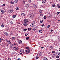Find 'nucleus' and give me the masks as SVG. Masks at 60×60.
Masks as SVG:
<instances>
[{
    "label": "nucleus",
    "mask_w": 60,
    "mask_h": 60,
    "mask_svg": "<svg viewBox=\"0 0 60 60\" xmlns=\"http://www.w3.org/2000/svg\"><path fill=\"white\" fill-rule=\"evenodd\" d=\"M30 18L31 19H32L33 18V17H34V14L32 13H31L30 15Z\"/></svg>",
    "instance_id": "1"
},
{
    "label": "nucleus",
    "mask_w": 60,
    "mask_h": 60,
    "mask_svg": "<svg viewBox=\"0 0 60 60\" xmlns=\"http://www.w3.org/2000/svg\"><path fill=\"white\" fill-rule=\"evenodd\" d=\"M32 7L33 9H34V8L36 9V8H37V6L35 4H34L33 5Z\"/></svg>",
    "instance_id": "2"
},
{
    "label": "nucleus",
    "mask_w": 60,
    "mask_h": 60,
    "mask_svg": "<svg viewBox=\"0 0 60 60\" xmlns=\"http://www.w3.org/2000/svg\"><path fill=\"white\" fill-rule=\"evenodd\" d=\"M35 23V22L34 21H33L32 22V24H31L30 26H34V24Z\"/></svg>",
    "instance_id": "3"
},
{
    "label": "nucleus",
    "mask_w": 60,
    "mask_h": 60,
    "mask_svg": "<svg viewBox=\"0 0 60 60\" xmlns=\"http://www.w3.org/2000/svg\"><path fill=\"white\" fill-rule=\"evenodd\" d=\"M13 11V10L11 9L9 10L8 11V12L9 13H12V12Z\"/></svg>",
    "instance_id": "4"
},
{
    "label": "nucleus",
    "mask_w": 60,
    "mask_h": 60,
    "mask_svg": "<svg viewBox=\"0 0 60 60\" xmlns=\"http://www.w3.org/2000/svg\"><path fill=\"white\" fill-rule=\"evenodd\" d=\"M28 20L27 19H25L24 21V23H27L28 22Z\"/></svg>",
    "instance_id": "5"
},
{
    "label": "nucleus",
    "mask_w": 60,
    "mask_h": 60,
    "mask_svg": "<svg viewBox=\"0 0 60 60\" xmlns=\"http://www.w3.org/2000/svg\"><path fill=\"white\" fill-rule=\"evenodd\" d=\"M23 25L24 26H26L28 25L27 23V22H24L23 24Z\"/></svg>",
    "instance_id": "6"
},
{
    "label": "nucleus",
    "mask_w": 60,
    "mask_h": 60,
    "mask_svg": "<svg viewBox=\"0 0 60 60\" xmlns=\"http://www.w3.org/2000/svg\"><path fill=\"white\" fill-rule=\"evenodd\" d=\"M18 43H19V44L22 43V41L21 40H19L18 41Z\"/></svg>",
    "instance_id": "7"
},
{
    "label": "nucleus",
    "mask_w": 60,
    "mask_h": 60,
    "mask_svg": "<svg viewBox=\"0 0 60 60\" xmlns=\"http://www.w3.org/2000/svg\"><path fill=\"white\" fill-rule=\"evenodd\" d=\"M6 41L8 42V43H9V44H11V42L10 41V40H7Z\"/></svg>",
    "instance_id": "8"
},
{
    "label": "nucleus",
    "mask_w": 60,
    "mask_h": 60,
    "mask_svg": "<svg viewBox=\"0 0 60 60\" xmlns=\"http://www.w3.org/2000/svg\"><path fill=\"white\" fill-rule=\"evenodd\" d=\"M37 27L36 26H35L34 28L33 29V30H35L37 28Z\"/></svg>",
    "instance_id": "9"
},
{
    "label": "nucleus",
    "mask_w": 60,
    "mask_h": 60,
    "mask_svg": "<svg viewBox=\"0 0 60 60\" xmlns=\"http://www.w3.org/2000/svg\"><path fill=\"white\" fill-rule=\"evenodd\" d=\"M29 6V4H26V5L25 6L26 7H27V8H28Z\"/></svg>",
    "instance_id": "10"
},
{
    "label": "nucleus",
    "mask_w": 60,
    "mask_h": 60,
    "mask_svg": "<svg viewBox=\"0 0 60 60\" xmlns=\"http://www.w3.org/2000/svg\"><path fill=\"white\" fill-rule=\"evenodd\" d=\"M1 12H2V14H4V13L5 11H4V10H2L1 11Z\"/></svg>",
    "instance_id": "11"
},
{
    "label": "nucleus",
    "mask_w": 60,
    "mask_h": 60,
    "mask_svg": "<svg viewBox=\"0 0 60 60\" xmlns=\"http://www.w3.org/2000/svg\"><path fill=\"white\" fill-rule=\"evenodd\" d=\"M46 2V0H42V3H45Z\"/></svg>",
    "instance_id": "12"
},
{
    "label": "nucleus",
    "mask_w": 60,
    "mask_h": 60,
    "mask_svg": "<svg viewBox=\"0 0 60 60\" xmlns=\"http://www.w3.org/2000/svg\"><path fill=\"white\" fill-rule=\"evenodd\" d=\"M22 4H25V0H23L22 1Z\"/></svg>",
    "instance_id": "13"
},
{
    "label": "nucleus",
    "mask_w": 60,
    "mask_h": 60,
    "mask_svg": "<svg viewBox=\"0 0 60 60\" xmlns=\"http://www.w3.org/2000/svg\"><path fill=\"white\" fill-rule=\"evenodd\" d=\"M4 34L6 36H8V33H7L6 32L5 33H4Z\"/></svg>",
    "instance_id": "14"
},
{
    "label": "nucleus",
    "mask_w": 60,
    "mask_h": 60,
    "mask_svg": "<svg viewBox=\"0 0 60 60\" xmlns=\"http://www.w3.org/2000/svg\"><path fill=\"white\" fill-rule=\"evenodd\" d=\"M26 49H28V50H30V49H29V48L28 47H26Z\"/></svg>",
    "instance_id": "15"
},
{
    "label": "nucleus",
    "mask_w": 60,
    "mask_h": 60,
    "mask_svg": "<svg viewBox=\"0 0 60 60\" xmlns=\"http://www.w3.org/2000/svg\"><path fill=\"white\" fill-rule=\"evenodd\" d=\"M20 52H23V53H24V50H23V49L20 50Z\"/></svg>",
    "instance_id": "16"
},
{
    "label": "nucleus",
    "mask_w": 60,
    "mask_h": 60,
    "mask_svg": "<svg viewBox=\"0 0 60 60\" xmlns=\"http://www.w3.org/2000/svg\"><path fill=\"white\" fill-rule=\"evenodd\" d=\"M18 0H15V4L17 3H18Z\"/></svg>",
    "instance_id": "17"
},
{
    "label": "nucleus",
    "mask_w": 60,
    "mask_h": 60,
    "mask_svg": "<svg viewBox=\"0 0 60 60\" xmlns=\"http://www.w3.org/2000/svg\"><path fill=\"white\" fill-rule=\"evenodd\" d=\"M44 60H48V58L46 57H45L44 58Z\"/></svg>",
    "instance_id": "18"
},
{
    "label": "nucleus",
    "mask_w": 60,
    "mask_h": 60,
    "mask_svg": "<svg viewBox=\"0 0 60 60\" xmlns=\"http://www.w3.org/2000/svg\"><path fill=\"white\" fill-rule=\"evenodd\" d=\"M30 50H28V51H27V52H26V54H28L29 53H30Z\"/></svg>",
    "instance_id": "19"
},
{
    "label": "nucleus",
    "mask_w": 60,
    "mask_h": 60,
    "mask_svg": "<svg viewBox=\"0 0 60 60\" xmlns=\"http://www.w3.org/2000/svg\"><path fill=\"white\" fill-rule=\"evenodd\" d=\"M21 15H22V16H24L25 15V14L23 13H21Z\"/></svg>",
    "instance_id": "20"
},
{
    "label": "nucleus",
    "mask_w": 60,
    "mask_h": 60,
    "mask_svg": "<svg viewBox=\"0 0 60 60\" xmlns=\"http://www.w3.org/2000/svg\"><path fill=\"white\" fill-rule=\"evenodd\" d=\"M52 5L53 7H56V5L55 4H52Z\"/></svg>",
    "instance_id": "21"
},
{
    "label": "nucleus",
    "mask_w": 60,
    "mask_h": 60,
    "mask_svg": "<svg viewBox=\"0 0 60 60\" xmlns=\"http://www.w3.org/2000/svg\"><path fill=\"white\" fill-rule=\"evenodd\" d=\"M43 14L42 13L40 14V16L41 17H42V18L43 17Z\"/></svg>",
    "instance_id": "22"
},
{
    "label": "nucleus",
    "mask_w": 60,
    "mask_h": 60,
    "mask_svg": "<svg viewBox=\"0 0 60 60\" xmlns=\"http://www.w3.org/2000/svg\"><path fill=\"white\" fill-rule=\"evenodd\" d=\"M10 3L11 4H14V2L12 1H11L10 2Z\"/></svg>",
    "instance_id": "23"
},
{
    "label": "nucleus",
    "mask_w": 60,
    "mask_h": 60,
    "mask_svg": "<svg viewBox=\"0 0 60 60\" xmlns=\"http://www.w3.org/2000/svg\"><path fill=\"white\" fill-rule=\"evenodd\" d=\"M10 44V45L11 47H12V46H13V44H12V43H11Z\"/></svg>",
    "instance_id": "24"
},
{
    "label": "nucleus",
    "mask_w": 60,
    "mask_h": 60,
    "mask_svg": "<svg viewBox=\"0 0 60 60\" xmlns=\"http://www.w3.org/2000/svg\"><path fill=\"white\" fill-rule=\"evenodd\" d=\"M43 21L42 20H40V23H42L43 22Z\"/></svg>",
    "instance_id": "25"
},
{
    "label": "nucleus",
    "mask_w": 60,
    "mask_h": 60,
    "mask_svg": "<svg viewBox=\"0 0 60 60\" xmlns=\"http://www.w3.org/2000/svg\"><path fill=\"white\" fill-rule=\"evenodd\" d=\"M30 38V37H26V40H28V39H29V38Z\"/></svg>",
    "instance_id": "26"
},
{
    "label": "nucleus",
    "mask_w": 60,
    "mask_h": 60,
    "mask_svg": "<svg viewBox=\"0 0 60 60\" xmlns=\"http://www.w3.org/2000/svg\"><path fill=\"white\" fill-rule=\"evenodd\" d=\"M41 55H42V53L41 52H40L39 54V56H41Z\"/></svg>",
    "instance_id": "27"
},
{
    "label": "nucleus",
    "mask_w": 60,
    "mask_h": 60,
    "mask_svg": "<svg viewBox=\"0 0 60 60\" xmlns=\"http://www.w3.org/2000/svg\"><path fill=\"white\" fill-rule=\"evenodd\" d=\"M39 32L40 33H42V30H39Z\"/></svg>",
    "instance_id": "28"
},
{
    "label": "nucleus",
    "mask_w": 60,
    "mask_h": 60,
    "mask_svg": "<svg viewBox=\"0 0 60 60\" xmlns=\"http://www.w3.org/2000/svg\"><path fill=\"white\" fill-rule=\"evenodd\" d=\"M13 17L14 18H16V15H14L13 16Z\"/></svg>",
    "instance_id": "29"
},
{
    "label": "nucleus",
    "mask_w": 60,
    "mask_h": 60,
    "mask_svg": "<svg viewBox=\"0 0 60 60\" xmlns=\"http://www.w3.org/2000/svg\"><path fill=\"white\" fill-rule=\"evenodd\" d=\"M18 49H19V47H16V51L17 50H18Z\"/></svg>",
    "instance_id": "30"
},
{
    "label": "nucleus",
    "mask_w": 60,
    "mask_h": 60,
    "mask_svg": "<svg viewBox=\"0 0 60 60\" xmlns=\"http://www.w3.org/2000/svg\"><path fill=\"white\" fill-rule=\"evenodd\" d=\"M31 28H28V31H30L31 30Z\"/></svg>",
    "instance_id": "31"
},
{
    "label": "nucleus",
    "mask_w": 60,
    "mask_h": 60,
    "mask_svg": "<svg viewBox=\"0 0 60 60\" xmlns=\"http://www.w3.org/2000/svg\"><path fill=\"white\" fill-rule=\"evenodd\" d=\"M46 18H47V17L45 16L44 17V19H46Z\"/></svg>",
    "instance_id": "32"
},
{
    "label": "nucleus",
    "mask_w": 60,
    "mask_h": 60,
    "mask_svg": "<svg viewBox=\"0 0 60 60\" xmlns=\"http://www.w3.org/2000/svg\"><path fill=\"white\" fill-rule=\"evenodd\" d=\"M36 59H37L39 58V57L37 56H36Z\"/></svg>",
    "instance_id": "33"
},
{
    "label": "nucleus",
    "mask_w": 60,
    "mask_h": 60,
    "mask_svg": "<svg viewBox=\"0 0 60 60\" xmlns=\"http://www.w3.org/2000/svg\"><path fill=\"white\" fill-rule=\"evenodd\" d=\"M15 37H12L11 38L12 39V40H13V39H14L15 38Z\"/></svg>",
    "instance_id": "34"
},
{
    "label": "nucleus",
    "mask_w": 60,
    "mask_h": 60,
    "mask_svg": "<svg viewBox=\"0 0 60 60\" xmlns=\"http://www.w3.org/2000/svg\"><path fill=\"white\" fill-rule=\"evenodd\" d=\"M1 26L2 27H4V26L3 24H2Z\"/></svg>",
    "instance_id": "35"
},
{
    "label": "nucleus",
    "mask_w": 60,
    "mask_h": 60,
    "mask_svg": "<svg viewBox=\"0 0 60 60\" xmlns=\"http://www.w3.org/2000/svg\"><path fill=\"white\" fill-rule=\"evenodd\" d=\"M50 27V25H49L47 26V28H49Z\"/></svg>",
    "instance_id": "36"
},
{
    "label": "nucleus",
    "mask_w": 60,
    "mask_h": 60,
    "mask_svg": "<svg viewBox=\"0 0 60 60\" xmlns=\"http://www.w3.org/2000/svg\"><path fill=\"white\" fill-rule=\"evenodd\" d=\"M60 13V12H58L57 13V15H58V14H59Z\"/></svg>",
    "instance_id": "37"
},
{
    "label": "nucleus",
    "mask_w": 60,
    "mask_h": 60,
    "mask_svg": "<svg viewBox=\"0 0 60 60\" xmlns=\"http://www.w3.org/2000/svg\"><path fill=\"white\" fill-rule=\"evenodd\" d=\"M56 58H59V56H56Z\"/></svg>",
    "instance_id": "38"
},
{
    "label": "nucleus",
    "mask_w": 60,
    "mask_h": 60,
    "mask_svg": "<svg viewBox=\"0 0 60 60\" xmlns=\"http://www.w3.org/2000/svg\"><path fill=\"white\" fill-rule=\"evenodd\" d=\"M13 49H14V50H16V47H14Z\"/></svg>",
    "instance_id": "39"
},
{
    "label": "nucleus",
    "mask_w": 60,
    "mask_h": 60,
    "mask_svg": "<svg viewBox=\"0 0 60 60\" xmlns=\"http://www.w3.org/2000/svg\"><path fill=\"white\" fill-rule=\"evenodd\" d=\"M16 9L17 10H18L19 9V8L18 7L16 8Z\"/></svg>",
    "instance_id": "40"
},
{
    "label": "nucleus",
    "mask_w": 60,
    "mask_h": 60,
    "mask_svg": "<svg viewBox=\"0 0 60 60\" xmlns=\"http://www.w3.org/2000/svg\"><path fill=\"white\" fill-rule=\"evenodd\" d=\"M10 23L11 24H13V22H12V21H11V22Z\"/></svg>",
    "instance_id": "41"
},
{
    "label": "nucleus",
    "mask_w": 60,
    "mask_h": 60,
    "mask_svg": "<svg viewBox=\"0 0 60 60\" xmlns=\"http://www.w3.org/2000/svg\"><path fill=\"white\" fill-rule=\"evenodd\" d=\"M23 30L24 31H26V30H27V29H24Z\"/></svg>",
    "instance_id": "42"
},
{
    "label": "nucleus",
    "mask_w": 60,
    "mask_h": 60,
    "mask_svg": "<svg viewBox=\"0 0 60 60\" xmlns=\"http://www.w3.org/2000/svg\"><path fill=\"white\" fill-rule=\"evenodd\" d=\"M39 11L40 13H41V12H42V11H41V10H39Z\"/></svg>",
    "instance_id": "43"
},
{
    "label": "nucleus",
    "mask_w": 60,
    "mask_h": 60,
    "mask_svg": "<svg viewBox=\"0 0 60 60\" xmlns=\"http://www.w3.org/2000/svg\"><path fill=\"white\" fill-rule=\"evenodd\" d=\"M15 52H12V54L13 55H14V54H15Z\"/></svg>",
    "instance_id": "44"
},
{
    "label": "nucleus",
    "mask_w": 60,
    "mask_h": 60,
    "mask_svg": "<svg viewBox=\"0 0 60 60\" xmlns=\"http://www.w3.org/2000/svg\"><path fill=\"white\" fill-rule=\"evenodd\" d=\"M28 34H25V36H27V35H28Z\"/></svg>",
    "instance_id": "45"
},
{
    "label": "nucleus",
    "mask_w": 60,
    "mask_h": 60,
    "mask_svg": "<svg viewBox=\"0 0 60 60\" xmlns=\"http://www.w3.org/2000/svg\"><path fill=\"white\" fill-rule=\"evenodd\" d=\"M5 5V4H4L2 5V6H4Z\"/></svg>",
    "instance_id": "46"
},
{
    "label": "nucleus",
    "mask_w": 60,
    "mask_h": 60,
    "mask_svg": "<svg viewBox=\"0 0 60 60\" xmlns=\"http://www.w3.org/2000/svg\"><path fill=\"white\" fill-rule=\"evenodd\" d=\"M58 55H59V56H60V52H59L58 53Z\"/></svg>",
    "instance_id": "47"
},
{
    "label": "nucleus",
    "mask_w": 60,
    "mask_h": 60,
    "mask_svg": "<svg viewBox=\"0 0 60 60\" xmlns=\"http://www.w3.org/2000/svg\"><path fill=\"white\" fill-rule=\"evenodd\" d=\"M50 48L51 49H53V47L51 46L50 47Z\"/></svg>",
    "instance_id": "48"
},
{
    "label": "nucleus",
    "mask_w": 60,
    "mask_h": 60,
    "mask_svg": "<svg viewBox=\"0 0 60 60\" xmlns=\"http://www.w3.org/2000/svg\"><path fill=\"white\" fill-rule=\"evenodd\" d=\"M41 26H44V25L42 24L41 25Z\"/></svg>",
    "instance_id": "49"
},
{
    "label": "nucleus",
    "mask_w": 60,
    "mask_h": 60,
    "mask_svg": "<svg viewBox=\"0 0 60 60\" xmlns=\"http://www.w3.org/2000/svg\"><path fill=\"white\" fill-rule=\"evenodd\" d=\"M29 3H31V0H29Z\"/></svg>",
    "instance_id": "50"
},
{
    "label": "nucleus",
    "mask_w": 60,
    "mask_h": 60,
    "mask_svg": "<svg viewBox=\"0 0 60 60\" xmlns=\"http://www.w3.org/2000/svg\"><path fill=\"white\" fill-rule=\"evenodd\" d=\"M8 60H11V58H8Z\"/></svg>",
    "instance_id": "51"
},
{
    "label": "nucleus",
    "mask_w": 60,
    "mask_h": 60,
    "mask_svg": "<svg viewBox=\"0 0 60 60\" xmlns=\"http://www.w3.org/2000/svg\"><path fill=\"white\" fill-rule=\"evenodd\" d=\"M52 53H55V52L54 51H52Z\"/></svg>",
    "instance_id": "52"
},
{
    "label": "nucleus",
    "mask_w": 60,
    "mask_h": 60,
    "mask_svg": "<svg viewBox=\"0 0 60 60\" xmlns=\"http://www.w3.org/2000/svg\"><path fill=\"white\" fill-rule=\"evenodd\" d=\"M25 51L26 52H27V50H25Z\"/></svg>",
    "instance_id": "53"
},
{
    "label": "nucleus",
    "mask_w": 60,
    "mask_h": 60,
    "mask_svg": "<svg viewBox=\"0 0 60 60\" xmlns=\"http://www.w3.org/2000/svg\"><path fill=\"white\" fill-rule=\"evenodd\" d=\"M14 45H17V44L15 43L14 44Z\"/></svg>",
    "instance_id": "54"
},
{
    "label": "nucleus",
    "mask_w": 60,
    "mask_h": 60,
    "mask_svg": "<svg viewBox=\"0 0 60 60\" xmlns=\"http://www.w3.org/2000/svg\"><path fill=\"white\" fill-rule=\"evenodd\" d=\"M17 60H21V59H20L19 58V59H17Z\"/></svg>",
    "instance_id": "55"
},
{
    "label": "nucleus",
    "mask_w": 60,
    "mask_h": 60,
    "mask_svg": "<svg viewBox=\"0 0 60 60\" xmlns=\"http://www.w3.org/2000/svg\"><path fill=\"white\" fill-rule=\"evenodd\" d=\"M0 40H1V41H2V40H3V39H1V38H0Z\"/></svg>",
    "instance_id": "56"
},
{
    "label": "nucleus",
    "mask_w": 60,
    "mask_h": 60,
    "mask_svg": "<svg viewBox=\"0 0 60 60\" xmlns=\"http://www.w3.org/2000/svg\"><path fill=\"white\" fill-rule=\"evenodd\" d=\"M57 6H59V4H57Z\"/></svg>",
    "instance_id": "57"
},
{
    "label": "nucleus",
    "mask_w": 60,
    "mask_h": 60,
    "mask_svg": "<svg viewBox=\"0 0 60 60\" xmlns=\"http://www.w3.org/2000/svg\"><path fill=\"white\" fill-rule=\"evenodd\" d=\"M53 31V30H51L50 31H51V32H52V31Z\"/></svg>",
    "instance_id": "58"
},
{
    "label": "nucleus",
    "mask_w": 60,
    "mask_h": 60,
    "mask_svg": "<svg viewBox=\"0 0 60 60\" xmlns=\"http://www.w3.org/2000/svg\"><path fill=\"white\" fill-rule=\"evenodd\" d=\"M56 60H60V59H56Z\"/></svg>",
    "instance_id": "59"
},
{
    "label": "nucleus",
    "mask_w": 60,
    "mask_h": 60,
    "mask_svg": "<svg viewBox=\"0 0 60 60\" xmlns=\"http://www.w3.org/2000/svg\"><path fill=\"white\" fill-rule=\"evenodd\" d=\"M58 8H59V9H60V6H59Z\"/></svg>",
    "instance_id": "60"
},
{
    "label": "nucleus",
    "mask_w": 60,
    "mask_h": 60,
    "mask_svg": "<svg viewBox=\"0 0 60 60\" xmlns=\"http://www.w3.org/2000/svg\"><path fill=\"white\" fill-rule=\"evenodd\" d=\"M41 49H43V48H44V47H41Z\"/></svg>",
    "instance_id": "61"
},
{
    "label": "nucleus",
    "mask_w": 60,
    "mask_h": 60,
    "mask_svg": "<svg viewBox=\"0 0 60 60\" xmlns=\"http://www.w3.org/2000/svg\"><path fill=\"white\" fill-rule=\"evenodd\" d=\"M59 51H60V48H59Z\"/></svg>",
    "instance_id": "62"
},
{
    "label": "nucleus",
    "mask_w": 60,
    "mask_h": 60,
    "mask_svg": "<svg viewBox=\"0 0 60 60\" xmlns=\"http://www.w3.org/2000/svg\"><path fill=\"white\" fill-rule=\"evenodd\" d=\"M22 53H20V55H22Z\"/></svg>",
    "instance_id": "63"
},
{
    "label": "nucleus",
    "mask_w": 60,
    "mask_h": 60,
    "mask_svg": "<svg viewBox=\"0 0 60 60\" xmlns=\"http://www.w3.org/2000/svg\"><path fill=\"white\" fill-rule=\"evenodd\" d=\"M8 44L7 45V46H8Z\"/></svg>",
    "instance_id": "64"
}]
</instances>
